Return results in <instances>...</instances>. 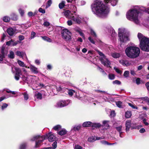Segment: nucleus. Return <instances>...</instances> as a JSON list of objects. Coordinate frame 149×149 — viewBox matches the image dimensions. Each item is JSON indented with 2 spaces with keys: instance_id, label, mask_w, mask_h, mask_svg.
Returning <instances> with one entry per match:
<instances>
[{
  "instance_id": "obj_1",
  "label": "nucleus",
  "mask_w": 149,
  "mask_h": 149,
  "mask_svg": "<svg viewBox=\"0 0 149 149\" xmlns=\"http://www.w3.org/2000/svg\"><path fill=\"white\" fill-rule=\"evenodd\" d=\"M91 8L93 14L101 18L105 17L109 13V9L101 1L98 0L94 1L91 5Z\"/></svg>"
},
{
  "instance_id": "obj_2",
  "label": "nucleus",
  "mask_w": 149,
  "mask_h": 149,
  "mask_svg": "<svg viewBox=\"0 0 149 149\" xmlns=\"http://www.w3.org/2000/svg\"><path fill=\"white\" fill-rule=\"evenodd\" d=\"M140 11H145L149 14V8H146L144 7H142L138 9L135 8L133 9L130 10L127 13L126 17L128 20L133 21L136 24H138L139 23Z\"/></svg>"
},
{
  "instance_id": "obj_3",
  "label": "nucleus",
  "mask_w": 149,
  "mask_h": 149,
  "mask_svg": "<svg viewBox=\"0 0 149 149\" xmlns=\"http://www.w3.org/2000/svg\"><path fill=\"white\" fill-rule=\"evenodd\" d=\"M137 37L139 39V46L141 49L146 52L149 51V38L144 36L142 33H139Z\"/></svg>"
},
{
  "instance_id": "obj_4",
  "label": "nucleus",
  "mask_w": 149,
  "mask_h": 149,
  "mask_svg": "<svg viewBox=\"0 0 149 149\" xmlns=\"http://www.w3.org/2000/svg\"><path fill=\"white\" fill-rule=\"evenodd\" d=\"M125 52L128 57L131 58H135L139 56L140 51L138 47L134 46H130L126 48Z\"/></svg>"
},
{
  "instance_id": "obj_5",
  "label": "nucleus",
  "mask_w": 149,
  "mask_h": 149,
  "mask_svg": "<svg viewBox=\"0 0 149 149\" xmlns=\"http://www.w3.org/2000/svg\"><path fill=\"white\" fill-rule=\"evenodd\" d=\"M118 33L119 40L121 43L126 42L130 40V33L125 28H119Z\"/></svg>"
},
{
  "instance_id": "obj_6",
  "label": "nucleus",
  "mask_w": 149,
  "mask_h": 149,
  "mask_svg": "<svg viewBox=\"0 0 149 149\" xmlns=\"http://www.w3.org/2000/svg\"><path fill=\"white\" fill-rule=\"evenodd\" d=\"M22 68L19 69V68H17L15 66H13L12 67V70L13 73H15L14 77L16 80H18L19 78L20 75L22 74V75L24 74H22L23 73H22L21 72L23 71L24 72V73H26V68H27V66H22Z\"/></svg>"
},
{
  "instance_id": "obj_7",
  "label": "nucleus",
  "mask_w": 149,
  "mask_h": 149,
  "mask_svg": "<svg viewBox=\"0 0 149 149\" xmlns=\"http://www.w3.org/2000/svg\"><path fill=\"white\" fill-rule=\"evenodd\" d=\"M22 79L23 81L28 83H34L35 80H38V78L35 76H28L27 73L26 72L22 75Z\"/></svg>"
},
{
  "instance_id": "obj_8",
  "label": "nucleus",
  "mask_w": 149,
  "mask_h": 149,
  "mask_svg": "<svg viewBox=\"0 0 149 149\" xmlns=\"http://www.w3.org/2000/svg\"><path fill=\"white\" fill-rule=\"evenodd\" d=\"M96 51L101 57L100 60L102 64L104 65H110L111 64L110 61L102 52L98 50H96Z\"/></svg>"
},
{
  "instance_id": "obj_9",
  "label": "nucleus",
  "mask_w": 149,
  "mask_h": 149,
  "mask_svg": "<svg viewBox=\"0 0 149 149\" xmlns=\"http://www.w3.org/2000/svg\"><path fill=\"white\" fill-rule=\"evenodd\" d=\"M61 34L62 38L65 40H70L71 39V33L67 29H63Z\"/></svg>"
},
{
  "instance_id": "obj_10",
  "label": "nucleus",
  "mask_w": 149,
  "mask_h": 149,
  "mask_svg": "<svg viewBox=\"0 0 149 149\" xmlns=\"http://www.w3.org/2000/svg\"><path fill=\"white\" fill-rule=\"evenodd\" d=\"M45 139V137L43 136L37 135L34 136L32 139V141H34L36 140H38V141H36L35 146V148H38L41 145V143Z\"/></svg>"
},
{
  "instance_id": "obj_11",
  "label": "nucleus",
  "mask_w": 149,
  "mask_h": 149,
  "mask_svg": "<svg viewBox=\"0 0 149 149\" xmlns=\"http://www.w3.org/2000/svg\"><path fill=\"white\" fill-rule=\"evenodd\" d=\"M71 19L77 24H80L83 23V19L79 15L75 14V16L70 17Z\"/></svg>"
},
{
  "instance_id": "obj_12",
  "label": "nucleus",
  "mask_w": 149,
  "mask_h": 149,
  "mask_svg": "<svg viewBox=\"0 0 149 149\" xmlns=\"http://www.w3.org/2000/svg\"><path fill=\"white\" fill-rule=\"evenodd\" d=\"M83 126L84 127H89L92 125L93 127H98L101 126V125L99 123H92L91 122L88 121L84 123L83 125Z\"/></svg>"
},
{
  "instance_id": "obj_13",
  "label": "nucleus",
  "mask_w": 149,
  "mask_h": 149,
  "mask_svg": "<svg viewBox=\"0 0 149 149\" xmlns=\"http://www.w3.org/2000/svg\"><path fill=\"white\" fill-rule=\"evenodd\" d=\"M70 102L69 100L66 101H61L58 102L56 105L57 107H62L67 105Z\"/></svg>"
},
{
  "instance_id": "obj_14",
  "label": "nucleus",
  "mask_w": 149,
  "mask_h": 149,
  "mask_svg": "<svg viewBox=\"0 0 149 149\" xmlns=\"http://www.w3.org/2000/svg\"><path fill=\"white\" fill-rule=\"evenodd\" d=\"M48 136V139L49 141L52 142L54 141L56 139L55 136L51 132H50L47 134Z\"/></svg>"
},
{
  "instance_id": "obj_15",
  "label": "nucleus",
  "mask_w": 149,
  "mask_h": 149,
  "mask_svg": "<svg viewBox=\"0 0 149 149\" xmlns=\"http://www.w3.org/2000/svg\"><path fill=\"white\" fill-rule=\"evenodd\" d=\"M63 13L66 17L70 19H71L70 17H72L73 16L69 10L64 11Z\"/></svg>"
},
{
  "instance_id": "obj_16",
  "label": "nucleus",
  "mask_w": 149,
  "mask_h": 149,
  "mask_svg": "<svg viewBox=\"0 0 149 149\" xmlns=\"http://www.w3.org/2000/svg\"><path fill=\"white\" fill-rule=\"evenodd\" d=\"M104 2L107 3H110L113 6L116 5L118 0H104Z\"/></svg>"
},
{
  "instance_id": "obj_17",
  "label": "nucleus",
  "mask_w": 149,
  "mask_h": 149,
  "mask_svg": "<svg viewBox=\"0 0 149 149\" xmlns=\"http://www.w3.org/2000/svg\"><path fill=\"white\" fill-rule=\"evenodd\" d=\"M131 125V121L130 120H127L125 122L126 131L127 132L129 131Z\"/></svg>"
},
{
  "instance_id": "obj_18",
  "label": "nucleus",
  "mask_w": 149,
  "mask_h": 149,
  "mask_svg": "<svg viewBox=\"0 0 149 149\" xmlns=\"http://www.w3.org/2000/svg\"><path fill=\"white\" fill-rule=\"evenodd\" d=\"M16 54L18 56L23 58L25 57L26 58V56L25 53L23 52H20L17 51L16 52Z\"/></svg>"
},
{
  "instance_id": "obj_19",
  "label": "nucleus",
  "mask_w": 149,
  "mask_h": 149,
  "mask_svg": "<svg viewBox=\"0 0 149 149\" xmlns=\"http://www.w3.org/2000/svg\"><path fill=\"white\" fill-rule=\"evenodd\" d=\"M30 68L31 71L34 73H37L38 72V70L37 68H36L34 66H30V67H27V69Z\"/></svg>"
},
{
  "instance_id": "obj_20",
  "label": "nucleus",
  "mask_w": 149,
  "mask_h": 149,
  "mask_svg": "<svg viewBox=\"0 0 149 149\" xmlns=\"http://www.w3.org/2000/svg\"><path fill=\"white\" fill-rule=\"evenodd\" d=\"M17 42H14L12 40L6 42V45L8 46H14L17 45Z\"/></svg>"
},
{
  "instance_id": "obj_21",
  "label": "nucleus",
  "mask_w": 149,
  "mask_h": 149,
  "mask_svg": "<svg viewBox=\"0 0 149 149\" xmlns=\"http://www.w3.org/2000/svg\"><path fill=\"white\" fill-rule=\"evenodd\" d=\"M7 31L9 35L12 36L14 34L15 30L12 28H10L8 29Z\"/></svg>"
},
{
  "instance_id": "obj_22",
  "label": "nucleus",
  "mask_w": 149,
  "mask_h": 149,
  "mask_svg": "<svg viewBox=\"0 0 149 149\" xmlns=\"http://www.w3.org/2000/svg\"><path fill=\"white\" fill-rule=\"evenodd\" d=\"M67 131L65 129H63L58 132V134L62 136L66 134Z\"/></svg>"
},
{
  "instance_id": "obj_23",
  "label": "nucleus",
  "mask_w": 149,
  "mask_h": 149,
  "mask_svg": "<svg viewBox=\"0 0 149 149\" xmlns=\"http://www.w3.org/2000/svg\"><path fill=\"white\" fill-rule=\"evenodd\" d=\"M8 57L11 59L14 58L15 57L14 52L13 51H10L9 54L8 55Z\"/></svg>"
},
{
  "instance_id": "obj_24",
  "label": "nucleus",
  "mask_w": 149,
  "mask_h": 149,
  "mask_svg": "<svg viewBox=\"0 0 149 149\" xmlns=\"http://www.w3.org/2000/svg\"><path fill=\"white\" fill-rule=\"evenodd\" d=\"M116 104L118 107L120 108H123L124 107L122 102L121 101H119L116 102Z\"/></svg>"
},
{
  "instance_id": "obj_25",
  "label": "nucleus",
  "mask_w": 149,
  "mask_h": 149,
  "mask_svg": "<svg viewBox=\"0 0 149 149\" xmlns=\"http://www.w3.org/2000/svg\"><path fill=\"white\" fill-rule=\"evenodd\" d=\"M125 117L127 118H129L131 117L132 116V113L131 111H127L125 112Z\"/></svg>"
},
{
  "instance_id": "obj_26",
  "label": "nucleus",
  "mask_w": 149,
  "mask_h": 149,
  "mask_svg": "<svg viewBox=\"0 0 149 149\" xmlns=\"http://www.w3.org/2000/svg\"><path fill=\"white\" fill-rule=\"evenodd\" d=\"M120 63L123 65H128L129 63L127 61L121 60L120 61Z\"/></svg>"
},
{
  "instance_id": "obj_27",
  "label": "nucleus",
  "mask_w": 149,
  "mask_h": 149,
  "mask_svg": "<svg viewBox=\"0 0 149 149\" xmlns=\"http://www.w3.org/2000/svg\"><path fill=\"white\" fill-rule=\"evenodd\" d=\"M42 38L45 40L49 42H51L52 40L46 36H41Z\"/></svg>"
},
{
  "instance_id": "obj_28",
  "label": "nucleus",
  "mask_w": 149,
  "mask_h": 149,
  "mask_svg": "<svg viewBox=\"0 0 149 149\" xmlns=\"http://www.w3.org/2000/svg\"><path fill=\"white\" fill-rule=\"evenodd\" d=\"M111 56L115 58H119L120 56V54L119 53H112L111 54Z\"/></svg>"
},
{
  "instance_id": "obj_29",
  "label": "nucleus",
  "mask_w": 149,
  "mask_h": 149,
  "mask_svg": "<svg viewBox=\"0 0 149 149\" xmlns=\"http://www.w3.org/2000/svg\"><path fill=\"white\" fill-rule=\"evenodd\" d=\"M122 126L121 125H120L118 126H117L116 127V129L117 130V131H118V132H120V136H121V131L122 130Z\"/></svg>"
},
{
  "instance_id": "obj_30",
  "label": "nucleus",
  "mask_w": 149,
  "mask_h": 149,
  "mask_svg": "<svg viewBox=\"0 0 149 149\" xmlns=\"http://www.w3.org/2000/svg\"><path fill=\"white\" fill-rule=\"evenodd\" d=\"M35 96L38 99H41L42 98V94L40 93H38L37 94H35Z\"/></svg>"
},
{
  "instance_id": "obj_31",
  "label": "nucleus",
  "mask_w": 149,
  "mask_h": 149,
  "mask_svg": "<svg viewBox=\"0 0 149 149\" xmlns=\"http://www.w3.org/2000/svg\"><path fill=\"white\" fill-rule=\"evenodd\" d=\"M10 16L11 19L14 20H16L17 19V15L14 13H12Z\"/></svg>"
},
{
  "instance_id": "obj_32",
  "label": "nucleus",
  "mask_w": 149,
  "mask_h": 149,
  "mask_svg": "<svg viewBox=\"0 0 149 149\" xmlns=\"http://www.w3.org/2000/svg\"><path fill=\"white\" fill-rule=\"evenodd\" d=\"M65 6V2L64 1H62V2L59 4V8L61 9L63 8Z\"/></svg>"
},
{
  "instance_id": "obj_33",
  "label": "nucleus",
  "mask_w": 149,
  "mask_h": 149,
  "mask_svg": "<svg viewBox=\"0 0 149 149\" xmlns=\"http://www.w3.org/2000/svg\"><path fill=\"white\" fill-rule=\"evenodd\" d=\"M71 10L74 13H76V11L77 10V7L74 5H72L71 6Z\"/></svg>"
},
{
  "instance_id": "obj_34",
  "label": "nucleus",
  "mask_w": 149,
  "mask_h": 149,
  "mask_svg": "<svg viewBox=\"0 0 149 149\" xmlns=\"http://www.w3.org/2000/svg\"><path fill=\"white\" fill-rule=\"evenodd\" d=\"M10 19V18L8 16H4L3 18V20L5 22H8Z\"/></svg>"
},
{
  "instance_id": "obj_35",
  "label": "nucleus",
  "mask_w": 149,
  "mask_h": 149,
  "mask_svg": "<svg viewBox=\"0 0 149 149\" xmlns=\"http://www.w3.org/2000/svg\"><path fill=\"white\" fill-rule=\"evenodd\" d=\"M90 30L91 35L93 36L94 37H97V35L95 31L92 29H91Z\"/></svg>"
},
{
  "instance_id": "obj_36",
  "label": "nucleus",
  "mask_w": 149,
  "mask_h": 149,
  "mask_svg": "<svg viewBox=\"0 0 149 149\" xmlns=\"http://www.w3.org/2000/svg\"><path fill=\"white\" fill-rule=\"evenodd\" d=\"M81 126L80 125L75 126L72 128V130H74V131L78 130L80 128Z\"/></svg>"
},
{
  "instance_id": "obj_37",
  "label": "nucleus",
  "mask_w": 149,
  "mask_h": 149,
  "mask_svg": "<svg viewBox=\"0 0 149 149\" xmlns=\"http://www.w3.org/2000/svg\"><path fill=\"white\" fill-rule=\"evenodd\" d=\"M74 149H84L83 147L78 144H76L74 146Z\"/></svg>"
},
{
  "instance_id": "obj_38",
  "label": "nucleus",
  "mask_w": 149,
  "mask_h": 149,
  "mask_svg": "<svg viewBox=\"0 0 149 149\" xmlns=\"http://www.w3.org/2000/svg\"><path fill=\"white\" fill-rule=\"evenodd\" d=\"M101 142L104 145H111L112 144H114V143L113 144L109 143L107 141L105 140L102 141H101Z\"/></svg>"
},
{
  "instance_id": "obj_39",
  "label": "nucleus",
  "mask_w": 149,
  "mask_h": 149,
  "mask_svg": "<svg viewBox=\"0 0 149 149\" xmlns=\"http://www.w3.org/2000/svg\"><path fill=\"white\" fill-rule=\"evenodd\" d=\"M61 125H57L53 127V129L55 130H59L61 128Z\"/></svg>"
},
{
  "instance_id": "obj_40",
  "label": "nucleus",
  "mask_w": 149,
  "mask_h": 149,
  "mask_svg": "<svg viewBox=\"0 0 149 149\" xmlns=\"http://www.w3.org/2000/svg\"><path fill=\"white\" fill-rule=\"evenodd\" d=\"M75 93V91L72 90H69L68 91V94L69 95L72 96L73 95L74 93Z\"/></svg>"
},
{
  "instance_id": "obj_41",
  "label": "nucleus",
  "mask_w": 149,
  "mask_h": 149,
  "mask_svg": "<svg viewBox=\"0 0 149 149\" xmlns=\"http://www.w3.org/2000/svg\"><path fill=\"white\" fill-rule=\"evenodd\" d=\"M109 78L110 79L113 80L114 79L115 76L113 74H109Z\"/></svg>"
},
{
  "instance_id": "obj_42",
  "label": "nucleus",
  "mask_w": 149,
  "mask_h": 149,
  "mask_svg": "<svg viewBox=\"0 0 149 149\" xmlns=\"http://www.w3.org/2000/svg\"><path fill=\"white\" fill-rule=\"evenodd\" d=\"M88 141L90 142H93L95 141V139L94 137H91L88 138Z\"/></svg>"
},
{
  "instance_id": "obj_43",
  "label": "nucleus",
  "mask_w": 149,
  "mask_h": 149,
  "mask_svg": "<svg viewBox=\"0 0 149 149\" xmlns=\"http://www.w3.org/2000/svg\"><path fill=\"white\" fill-rule=\"evenodd\" d=\"M26 145L24 143L21 144L19 147V149H25Z\"/></svg>"
},
{
  "instance_id": "obj_44",
  "label": "nucleus",
  "mask_w": 149,
  "mask_h": 149,
  "mask_svg": "<svg viewBox=\"0 0 149 149\" xmlns=\"http://www.w3.org/2000/svg\"><path fill=\"white\" fill-rule=\"evenodd\" d=\"M52 3V0H49L47 2V3L46 7L48 8L49 7Z\"/></svg>"
},
{
  "instance_id": "obj_45",
  "label": "nucleus",
  "mask_w": 149,
  "mask_h": 149,
  "mask_svg": "<svg viewBox=\"0 0 149 149\" xmlns=\"http://www.w3.org/2000/svg\"><path fill=\"white\" fill-rule=\"evenodd\" d=\"M4 57L5 54H0V62L2 61Z\"/></svg>"
},
{
  "instance_id": "obj_46",
  "label": "nucleus",
  "mask_w": 149,
  "mask_h": 149,
  "mask_svg": "<svg viewBox=\"0 0 149 149\" xmlns=\"http://www.w3.org/2000/svg\"><path fill=\"white\" fill-rule=\"evenodd\" d=\"M23 94L24 95V99L26 100H27L29 98L28 94L26 92H25Z\"/></svg>"
},
{
  "instance_id": "obj_47",
  "label": "nucleus",
  "mask_w": 149,
  "mask_h": 149,
  "mask_svg": "<svg viewBox=\"0 0 149 149\" xmlns=\"http://www.w3.org/2000/svg\"><path fill=\"white\" fill-rule=\"evenodd\" d=\"M129 74V72L128 71H125L124 73V76L125 77H128Z\"/></svg>"
},
{
  "instance_id": "obj_48",
  "label": "nucleus",
  "mask_w": 149,
  "mask_h": 149,
  "mask_svg": "<svg viewBox=\"0 0 149 149\" xmlns=\"http://www.w3.org/2000/svg\"><path fill=\"white\" fill-rule=\"evenodd\" d=\"M8 106V104L6 103H3L1 107V109L2 110H3L5 108H6Z\"/></svg>"
},
{
  "instance_id": "obj_49",
  "label": "nucleus",
  "mask_w": 149,
  "mask_h": 149,
  "mask_svg": "<svg viewBox=\"0 0 149 149\" xmlns=\"http://www.w3.org/2000/svg\"><path fill=\"white\" fill-rule=\"evenodd\" d=\"M88 39L90 41V42L92 43V44H94L95 43V42L93 39H92L91 37H89Z\"/></svg>"
},
{
  "instance_id": "obj_50",
  "label": "nucleus",
  "mask_w": 149,
  "mask_h": 149,
  "mask_svg": "<svg viewBox=\"0 0 149 149\" xmlns=\"http://www.w3.org/2000/svg\"><path fill=\"white\" fill-rule=\"evenodd\" d=\"M113 84H121V82L120 81L118 80H116L113 81Z\"/></svg>"
},
{
  "instance_id": "obj_51",
  "label": "nucleus",
  "mask_w": 149,
  "mask_h": 149,
  "mask_svg": "<svg viewBox=\"0 0 149 149\" xmlns=\"http://www.w3.org/2000/svg\"><path fill=\"white\" fill-rule=\"evenodd\" d=\"M78 32H79V33L80 35L84 39L85 38L84 35V34L82 32V31H81L80 30V31H79Z\"/></svg>"
},
{
  "instance_id": "obj_52",
  "label": "nucleus",
  "mask_w": 149,
  "mask_h": 149,
  "mask_svg": "<svg viewBox=\"0 0 149 149\" xmlns=\"http://www.w3.org/2000/svg\"><path fill=\"white\" fill-rule=\"evenodd\" d=\"M39 11L42 13H45V9H43L41 8H40L39 9Z\"/></svg>"
},
{
  "instance_id": "obj_53",
  "label": "nucleus",
  "mask_w": 149,
  "mask_h": 149,
  "mask_svg": "<svg viewBox=\"0 0 149 149\" xmlns=\"http://www.w3.org/2000/svg\"><path fill=\"white\" fill-rule=\"evenodd\" d=\"M57 142H54L53 144H52V146L53 147V149H54L56 148L57 147Z\"/></svg>"
},
{
  "instance_id": "obj_54",
  "label": "nucleus",
  "mask_w": 149,
  "mask_h": 149,
  "mask_svg": "<svg viewBox=\"0 0 149 149\" xmlns=\"http://www.w3.org/2000/svg\"><path fill=\"white\" fill-rule=\"evenodd\" d=\"M35 35H36V33L35 32H32L31 33V39L33 38L34 37V36H35Z\"/></svg>"
},
{
  "instance_id": "obj_55",
  "label": "nucleus",
  "mask_w": 149,
  "mask_h": 149,
  "mask_svg": "<svg viewBox=\"0 0 149 149\" xmlns=\"http://www.w3.org/2000/svg\"><path fill=\"white\" fill-rule=\"evenodd\" d=\"M114 69L117 73H120L121 71L118 68H116L115 67H114Z\"/></svg>"
},
{
  "instance_id": "obj_56",
  "label": "nucleus",
  "mask_w": 149,
  "mask_h": 149,
  "mask_svg": "<svg viewBox=\"0 0 149 149\" xmlns=\"http://www.w3.org/2000/svg\"><path fill=\"white\" fill-rule=\"evenodd\" d=\"M128 104L130 106L132 107L133 108L136 109H137V107H135L131 103H128Z\"/></svg>"
},
{
  "instance_id": "obj_57",
  "label": "nucleus",
  "mask_w": 149,
  "mask_h": 149,
  "mask_svg": "<svg viewBox=\"0 0 149 149\" xmlns=\"http://www.w3.org/2000/svg\"><path fill=\"white\" fill-rule=\"evenodd\" d=\"M43 24L45 26H48L50 24L49 22H44Z\"/></svg>"
},
{
  "instance_id": "obj_58",
  "label": "nucleus",
  "mask_w": 149,
  "mask_h": 149,
  "mask_svg": "<svg viewBox=\"0 0 149 149\" xmlns=\"http://www.w3.org/2000/svg\"><path fill=\"white\" fill-rule=\"evenodd\" d=\"M19 40L20 41H22L24 39V37L23 36L20 35L19 37Z\"/></svg>"
},
{
  "instance_id": "obj_59",
  "label": "nucleus",
  "mask_w": 149,
  "mask_h": 149,
  "mask_svg": "<svg viewBox=\"0 0 149 149\" xmlns=\"http://www.w3.org/2000/svg\"><path fill=\"white\" fill-rule=\"evenodd\" d=\"M149 98H148V97H142L141 99L142 100L145 101L146 102L147 101L148 99Z\"/></svg>"
},
{
  "instance_id": "obj_60",
  "label": "nucleus",
  "mask_w": 149,
  "mask_h": 149,
  "mask_svg": "<svg viewBox=\"0 0 149 149\" xmlns=\"http://www.w3.org/2000/svg\"><path fill=\"white\" fill-rule=\"evenodd\" d=\"M6 37V35L4 34H3L2 36L1 40V41L2 42H3L4 41V38Z\"/></svg>"
},
{
  "instance_id": "obj_61",
  "label": "nucleus",
  "mask_w": 149,
  "mask_h": 149,
  "mask_svg": "<svg viewBox=\"0 0 149 149\" xmlns=\"http://www.w3.org/2000/svg\"><path fill=\"white\" fill-rule=\"evenodd\" d=\"M17 63L19 65H24V62L19 60L18 61Z\"/></svg>"
},
{
  "instance_id": "obj_62",
  "label": "nucleus",
  "mask_w": 149,
  "mask_h": 149,
  "mask_svg": "<svg viewBox=\"0 0 149 149\" xmlns=\"http://www.w3.org/2000/svg\"><path fill=\"white\" fill-rule=\"evenodd\" d=\"M5 49L4 47H2L1 48V54H5L4 50Z\"/></svg>"
},
{
  "instance_id": "obj_63",
  "label": "nucleus",
  "mask_w": 149,
  "mask_h": 149,
  "mask_svg": "<svg viewBox=\"0 0 149 149\" xmlns=\"http://www.w3.org/2000/svg\"><path fill=\"white\" fill-rule=\"evenodd\" d=\"M67 23L68 24L69 26H71L72 24V22L71 20H68L67 22Z\"/></svg>"
},
{
  "instance_id": "obj_64",
  "label": "nucleus",
  "mask_w": 149,
  "mask_h": 149,
  "mask_svg": "<svg viewBox=\"0 0 149 149\" xmlns=\"http://www.w3.org/2000/svg\"><path fill=\"white\" fill-rule=\"evenodd\" d=\"M110 115L112 117H113L115 115V113L114 111H112L110 113Z\"/></svg>"
}]
</instances>
